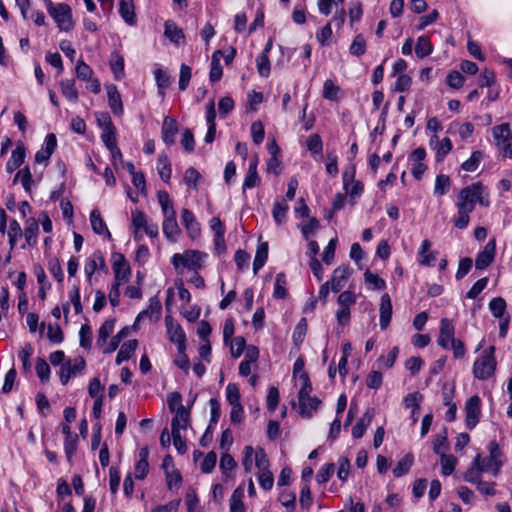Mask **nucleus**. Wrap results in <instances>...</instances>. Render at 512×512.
Here are the masks:
<instances>
[{
	"instance_id": "1",
	"label": "nucleus",
	"mask_w": 512,
	"mask_h": 512,
	"mask_svg": "<svg viewBox=\"0 0 512 512\" xmlns=\"http://www.w3.org/2000/svg\"><path fill=\"white\" fill-rule=\"evenodd\" d=\"M476 203L485 207L489 206V200L483 196V186L479 182L473 183L460 191L456 206H465L473 211Z\"/></svg>"
},
{
	"instance_id": "2",
	"label": "nucleus",
	"mask_w": 512,
	"mask_h": 512,
	"mask_svg": "<svg viewBox=\"0 0 512 512\" xmlns=\"http://www.w3.org/2000/svg\"><path fill=\"white\" fill-rule=\"evenodd\" d=\"M45 6L60 30L68 32L73 28L72 11L68 4L45 0Z\"/></svg>"
},
{
	"instance_id": "3",
	"label": "nucleus",
	"mask_w": 512,
	"mask_h": 512,
	"mask_svg": "<svg viewBox=\"0 0 512 512\" xmlns=\"http://www.w3.org/2000/svg\"><path fill=\"white\" fill-rule=\"evenodd\" d=\"M494 346H490L480 358H478L473 366L474 377L479 380L490 378L496 369V360L494 358Z\"/></svg>"
},
{
	"instance_id": "4",
	"label": "nucleus",
	"mask_w": 512,
	"mask_h": 512,
	"mask_svg": "<svg viewBox=\"0 0 512 512\" xmlns=\"http://www.w3.org/2000/svg\"><path fill=\"white\" fill-rule=\"evenodd\" d=\"M492 134L498 150L503 156L512 158V134L509 124L493 127Z\"/></svg>"
},
{
	"instance_id": "5",
	"label": "nucleus",
	"mask_w": 512,
	"mask_h": 512,
	"mask_svg": "<svg viewBox=\"0 0 512 512\" xmlns=\"http://www.w3.org/2000/svg\"><path fill=\"white\" fill-rule=\"evenodd\" d=\"M356 168L354 165L346 168L343 172V187L347 194L351 197L360 196L363 192L364 185L361 181H355Z\"/></svg>"
},
{
	"instance_id": "6",
	"label": "nucleus",
	"mask_w": 512,
	"mask_h": 512,
	"mask_svg": "<svg viewBox=\"0 0 512 512\" xmlns=\"http://www.w3.org/2000/svg\"><path fill=\"white\" fill-rule=\"evenodd\" d=\"M165 324L169 338L177 345L178 352L185 350L186 336L180 324L176 323L171 316L165 317Z\"/></svg>"
},
{
	"instance_id": "7",
	"label": "nucleus",
	"mask_w": 512,
	"mask_h": 512,
	"mask_svg": "<svg viewBox=\"0 0 512 512\" xmlns=\"http://www.w3.org/2000/svg\"><path fill=\"white\" fill-rule=\"evenodd\" d=\"M481 400L478 395L470 397L465 404L466 413V426L468 429H473L479 422L481 408Z\"/></svg>"
},
{
	"instance_id": "8",
	"label": "nucleus",
	"mask_w": 512,
	"mask_h": 512,
	"mask_svg": "<svg viewBox=\"0 0 512 512\" xmlns=\"http://www.w3.org/2000/svg\"><path fill=\"white\" fill-rule=\"evenodd\" d=\"M113 260V271L115 274L116 283L126 282L130 276L131 270L130 267L122 254L115 253L112 256Z\"/></svg>"
},
{
	"instance_id": "9",
	"label": "nucleus",
	"mask_w": 512,
	"mask_h": 512,
	"mask_svg": "<svg viewBox=\"0 0 512 512\" xmlns=\"http://www.w3.org/2000/svg\"><path fill=\"white\" fill-rule=\"evenodd\" d=\"M85 360L82 357L74 359L73 363L68 360L62 364L60 369V381L63 385H66L72 375L81 372L85 368Z\"/></svg>"
},
{
	"instance_id": "10",
	"label": "nucleus",
	"mask_w": 512,
	"mask_h": 512,
	"mask_svg": "<svg viewBox=\"0 0 512 512\" xmlns=\"http://www.w3.org/2000/svg\"><path fill=\"white\" fill-rule=\"evenodd\" d=\"M455 328L452 321L447 318H442L440 322V331L437 339V343L444 349H449V344L453 342Z\"/></svg>"
},
{
	"instance_id": "11",
	"label": "nucleus",
	"mask_w": 512,
	"mask_h": 512,
	"mask_svg": "<svg viewBox=\"0 0 512 512\" xmlns=\"http://www.w3.org/2000/svg\"><path fill=\"white\" fill-rule=\"evenodd\" d=\"M181 223L187 230L189 236L195 239L201 234V227L194 214L187 208L181 210Z\"/></svg>"
},
{
	"instance_id": "12",
	"label": "nucleus",
	"mask_w": 512,
	"mask_h": 512,
	"mask_svg": "<svg viewBox=\"0 0 512 512\" xmlns=\"http://www.w3.org/2000/svg\"><path fill=\"white\" fill-rule=\"evenodd\" d=\"M352 274V269L349 266H339L333 271L331 280V290L335 293L339 292L348 281Z\"/></svg>"
},
{
	"instance_id": "13",
	"label": "nucleus",
	"mask_w": 512,
	"mask_h": 512,
	"mask_svg": "<svg viewBox=\"0 0 512 512\" xmlns=\"http://www.w3.org/2000/svg\"><path fill=\"white\" fill-rule=\"evenodd\" d=\"M496 244L495 240H490L484 247V249L478 253L475 266L477 269L483 270L487 268L494 260Z\"/></svg>"
},
{
	"instance_id": "14",
	"label": "nucleus",
	"mask_w": 512,
	"mask_h": 512,
	"mask_svg": "<svg viewBox=\"0 0 512 512\" xmlns=\"http://www.w3.org/2000/svg\"><path fill=\"white\" fill-rule=\"evenodd\" d=\"M321 400L317 397H312L310 394L302 398H298L299 414L306 418H311L314 412L317 411L321 405Z\"/></svg>"
},
{
	"instance_id": "15",
	"label": "nucleus",
	"mask_w": 512,
	"mask_h": 512,
	"mask_svg": "<svg viewBox=\"0 0 512 512\" xmlns=\"http://www.w3.org/2000/svg\"><path fill=\"white\" fill-rule=\"evenodd\" d=\"M57 139L55 134L50 133L46 136L45 139V147L41 148L35 154V162L36 163H47L50 159L52 153L56 149Z\"/></svg>"
},
{
	"instance_id": "16",
	"label": "nucleus",
	"mask_w": 512,
	"mask_h": 512,
	"mask_svg": "<svg viewBox=\"0 0 512 512\" xmlns=\"http://www.w3.org/2000/svg\"><path fill=\"white\" fill-rule=\"evenodd\" d=\"M189 423L190 411L187 408L177 409L171 421V434L181 433V430H186Z\"/></svg>"
},
{
	"instance_id": "17",
	"label": "nucleus",
	"mask_w": 512,
	"mask_h": 512,
	"mask_svg": "<svg viewBox=\"0 0 512 512\" xmlns=\"http://www.w3.org/2000/svg\"><path fill=\"white\" fill-rule=\"evenodd\" d=\"M103 118H104L105 126L101 133V139H102L103 143L105 144V146L107 147V149L113 148L114 146L117 145L114 124L112 123L111 118L108 114H104Z\"/></svg>"
},
{
	"instance_id": "18",
	"label": "nucleus",
	"mask_w": 512,
	"mask_h": 512,
	"mask_svg": "<svg viewBox=\"0 0 512 512\" xmlns=\"http://www.w3.org/2000/svg\"><path fill=\"white\" fill-rule=\"evenodd\" d=\"M164 35L172 43L179 45L185 42V35L183 30L177 26L172 20H167L164 24Z\"/></svg>"
},
{
	"instance_id": "19",
	"label": "nucleus",
	"mask_w": 512,
	"mask_h": 512,
	"mask_svg": "<svg viewBox=\"0 0 512 512\" xmlns=\"http://www.w3.org/2000/svg\"><path fill=\"white\" fill-rule=\"evenodd\" d=\"M178 133V125L175 119L166 117L163 121L161 137L163 142L170 146L174 143V137Z\"/></svg>"
},
{
	"instance_id": "20",
	"label": "nucleus",
	"mask_w": 512,
	"mask_h": 512,
	"mask_svg": "<svg viewBox=\"0 0 512 512\" xmlns=\"http://www.w3.org/2000/svg\"><path fill=\"white\" fill-rule=\"evenodd\" d=\"M380 327L382 330L386 329L390 324L392 317V302L388 294H383L380 303Z\"/></svg>"
},
{
	"instance_id": "21",
	"label": "nucleus",
	"mask_w": 512,
	"mask_h": 512,
	"mask_svg": "<svg viewBox=\"0 0 512 512\" xmlns=\"http://www.w3.org/2000/svg\"><path fill=\"white\" fill-rule=\"evenodd\" d=\"M106 90L110 109L114 114L122 115L123 104L117 87L114 84H110L106 86Z\"/></svg>"
},
{
	"instance_id": "22",
	"label": "nucleus",
	"mask_w": 512,
	"mask_h": 512,
	"mask_svg": "<svg viewBox=\"0 0 512 512\" xmlns=\"http://www.w3.org/2000/svg\"><path fill=\"white\" fill-rule=\"evenodd\" d=\"M162 229L168 240L172 242L177 241V238L181 233V229L177 223L176 214L164 218Z\"/></svg>"
},
{
	"instance_id": "23",
	"label": "nucleus",
	"mask_w": 512,
	"mask_h": 512,
	"mask_svg": "<svg viewBox=\"0 0 512 512\" xmlns=\"http://www.w3.org/2000/svg\"><path fill=\"white\" fill-rule=\"evenodd\" d=\"M148 457H149V450L147 447H143L139 451V459L135 464V478L138 480H143L149 470V463H148Z\"/></svg>"
},
{
	"instance_id": "24",
	"label": "nucleus",
	"mask_w": 512,
	"mask_h": 512,
	"mask_svg": "<svg viewBox=\"0 0 512 512\" xmlns=\"http://www.w3.org/2000/svg\"><path fill=\"white\" fill-rule=\"evenodd\" d=\"M375 411L373 408H369L366 410L364 415L359 419L356 425L352 428V436L356 439H360L367 427L371 424L372 419L374 417Z\"/></svg>"
},
{
	"instance_id": "25",
	"label": "nucleus",
	"mask_w": 512,
	"mask_h": 512,
	"mask_svg": "<svg viewBox=\"0 0 512 512\" xmlns=\"http://www.w3.org/2000/svg\"><path fill=\"white\" fill-rule=\"evenodd\" d=\"M39 232V225L34 217H30L25 222L24 236L29 246H34L37 243V236Z\"/></svg>"
},
{
	"instance_id": "26",
	"label": "nucleus",
	"mask_w": 512,
	"mask_h": 512,
	"mask_svg": "<svg viewBox=\"0 0 512 512\" xmlns=\"http://www.w3.org/2000/svg\"><path fill=\"white\" fill-rule=\"evenodd\" d=\"M119 12L128 25H134L136 23L133 0H120Z\"/></svg>"
},
{
	"instance_id": "27",
	"label": "nucleus",
	"mask_w": 512,
	"mask_h": 512,
	"mask_svg": "<svg viewBox=\"0 0 512 512\" xmlns=\"http://www.w3.org/2000/svg\"><path fill=\"white\" fill-rule=\"evenodd\" d=\"M25 159V149L23 146H17L11 154L10 159L6 164V170L8 173L14 172L18 169L24 162Z\"/></svg>"
},
{
	"instance_id": "28",
	"label": "nucleus",
	"mask_w": 512,
	"mask_h": 512,
	"mask_svg": "<svg viewBox=\"0 0 512 512\" xmlns=\"http://www.w3.org/2000/svg\"><path fill=\"white\" fill-rule=\"evenodd\" d=\"M431 242L428 239H425L422 242L420 250L418 252L419 262L425 266H432L436 260V257L433 252L430 251Z\"/></svg>"
},
{
	"instance_id": "29",
	"label": "nucleus",
	"mask_w": 512,
	"mask_h": 512,
	"mask_svg": "<svg viewBox=\"0 0 512 512\" xmlns=\"http://www.w3.org/2000/svg\"><path fill=\"white\" fill-rule=\"evenodd\" d=\"M137 346H138V341L135 339L124 342L117 354L116 364L120 365L123 361L129 360L131 355L136 350Z\"/></svg>"
},
{
	"instance_id": "30",
	"label": "nucleus",
	"mask_w": 512,
	"mask_h": 512,
	"mask_svg": "<svg viewBox=\"0 0 512 512\" xmlns=\"http://www.w3.org/2000/svg\"><path fill=\"white\" fill-rule=\"evenodd\" d=\"M90 222L93 231L99 235L104 232L107 233L108 237H111V233L106 227L104 220L101 217L100 211L98 209H94L90 213Z\"/></svg>"
},
{
	"instance_id": "31",
	"label": "nucleus",
	"mask_w": 512,
	"mask_h": 512,
	"mask_svg": "<svg viewBox=\"0 0 512 512\" xmlns=\"http://www.w3.org/2000/svg\"><path fill=\"white\" fill-rule=\"evenodd\" d=\"M222 56V52L220 50H216L212 55L211 60V69L209 73V79L211 82H217L221 79L223 70L220 65V57Z\"/></svg>"
},
{
	"instance_id": "32",
	"label": "nucleus",
	"mask_w": 512,
	"mask_h": 512,
	"mask_svg": "<svg viewBox=\"0 0 512 512\" xmlns=\"http://www.w3.org/2000/svg\"><path fill=\"white\" fill-rule=\"evenodd\" d=\"M98 262H101V269L106 268L105 259L102 256L101 252H95L92 255V257L89 258L85 263L84 270L89 279L92 277L93 273L98 268Z\"/></svg>"
},
{
	"instance_id": "33",
	"label": "nucleus",
	"mask_w": 512,
	"mask_h": 512,
	"mask_svg": "<svg viewBox=\"0 0 512 512\" xmlns=\"http://www.w3.org/2000/svg\"><path fill=\"white\" fill-rule=\"evenodd\" d=\"M60 88L62 95L71 102L78 101V92L75 87V80L66 79L60 82Z\"/></svg>"
},
{
	"instance_id": "34",
	"label": "nucleus",
	"mask_w": 512,
	"mask_h": 512,
	"mask_svg": "<svg viewBox=\"0 0 512 512\" xmlns=\"http://www.w3.org/2000/svg\"><path fill=\"white\" fill-rule=\"evenodd\" d=\"M268 258V243L263 242L259 244L256 255L253 262V271L256 274L258 270H260L264 264L266 263Z\"/></svg>"
},
{
	"instance_id": "35",
	"label": "nucleus",
	"mask_w": 512,
	"mask_h": 512,
	"mask_svg": "<svg viewBox=\"0 0 512 512\" xmlns=\"http://www.w3.org/2000/svg\"><path fill=\"white\" fill-rule=\"evenodd\" d=\"M457 215H455L452 219L453 224L458 229H465L470 221L469 214L472 210L467 209L465 206H457Z\"/></svg>"
},
{
	"instance_id": "36",
	"label": "nucleus",
	"mask_w": 512,
	"mask_h": 512,
	"mask_svg": "<svg viewBox=\"0 0 512 512\" xmlns=\"http://www.w3.org/2000/svg\"><path fill=\"white\" fill-rule=\"evenodd\" d=\"M506 301L502 297L493 298L489 302V309L495 318L503 319L506 317Z\"/></svg>"
},
{
	"instance_id": "37",
	"label": "nucleus",
	"mask_w": 512,
	"mask_h": 512,
	"mask_svg": "<svg viewBox=\"0 0 512 512\" xmlns=\"http://www.w3.org/2000/svg\"><path fill=\"white\" fill-rule=\"evenodd\" d=\"M203 255L196 250H188L184 253V267L196 269L201 266Z\"/></svg>"
},
{
	"instance_id": "38",
	"label": "nucleus",
	"mask_w": 512,
	"mask_h": 512,
	"mask_svg": "<svg viewBox=\"0 0 512 512\" xmlns=\"http://www.w3.org/2000/svg\"><path fill=\"white\" fill-rule=\"evenodd\" d=\"M414 457L412 454H406L402 459H400L395 468L393 469V474L395 477H401L404 474L408 473L411 466L413 465Z\"/></svg>"
},
{
	"instance_id": "39",
	"label": "nucleus",
	"mask_w": 512,
	"mask_h": 512,
	"mask_svg": "<svg viewBox=\"0 0 512 512\" xmlns=\"http://www.w3.org/2000/svg\"><path fill=\"white\" fill-rule=\"evenodd\" d=\"M114 326H115L114 319H108L101 325V327L99 328L98 337H97V345L98 346H103L106 343L107 339L109 338V336L111 335V333L114 330Z\"/></svg>"
},
{
	"instance_id": "40",
	"label": "nucleus",
	"mask_w": 512,
	"mask_h": 512,
	"mask_svg": "<svg viewBox=\"0 0 512 512\" xmlns=\"http://www.w3.org/2000/svg\"><path fill=\"white\" fill-rule=\"evenodd\" d=\"M488 450L490 453V455L488 457V462L494 463V465H495L494 475H497L499 468L502 465V462L499 460V458L501 456V449L495 441H492L488 445Z\"/></svg>"
},
{
	"instance_id": "41",
	"label": "nucleus",
	"mask_w": 512,
	"mask_h": 512,
	"mask_svg": "<svg viewBox=\"0 0 512 512\" xmlns=\"http://www.w3.org/2000/svg\"><path fill=\"white\" fill-rule=\"evenodd\" d=\"M158 164L161 166L158 169L161 179L168 182L171 178L172 170L171 165L166 154H160L158 156Z\"/></svg>"
},
{
	"instance_id": "42",
	"label": "nucleus",
	"mask_w": 512,
	"mask_h": 512,
	"mask_svg": "<svg viewBox=\"0 0 512 512\" xmlns=\"http://www.w3.org/2000/svg\"><path fill=\"white\" fill-rule=\"evenodd\" d=\"M432 50H433L432 45H431L430 41L428 40V38H426L425 36H420L417 39L415 52L419 58L427 57L428 55H430L432 53Z\"/></svg>"
},
{
	"instance_id": "43",
	"label": "nucleus",
	"mask_w": 512,
	"mask_h": 512,
	"mask_svg": "<svg viewBox=\"0 0 512 512\" xmlns=\"http://www.w3.org/2000/svg\"><path fill=\"white\" fill-rule=\"evenodd\" d=\"M128 333H129L128 327L122 328L115 336H113L111 338L107 347L104 348L103 353L110 354V353L114 352L118 348L121 340L123 338H125L128 335Z\"/></svg>"
},
{
	"instance_id": "44",
	"label": "nucleus",
	"mask_w": 512,
	"mask_h": 512,
	"mask_svg": "<svg viewBox=\"0 0 512 512\" xmlns=\"http://www.w3.org/2000/svg\"><path fill=\"white\" fill-rule=\"evenodd\" d=\"M349 51L352 55L360 57L366 51V40L362 34L355 36L353 42L350 45Z\"/></svg>"
},
{
	"instance_id": "45",
	"label": "nucleus",
	"mask_w": 512,
	"mask_h": 512,
	"mask_svg": "<svg viewBox=\"0 0 512 512\" xmlns=\"http://www.w3.org/2000/svg\"><path fill=\"white\" fill-rule=\"evenodd\" d=\"M289 206L284 201H276L273 205V218L277 224H282L285 221L286 213Z\"/></svg>"
},
{
	"instance_id": "46",
	"label": "nucleus",
	"mask_w": 512,
	"mask_h": 512,
	"mask_svg": "<svg viewBox=\"0 0 512 512\" xmlns=\"http://www.w3.org/2000/svg\"><path fill=\"white\" fill-rule=\"evenodd\" d=\"M286 276L284 273H278L276 275V281L274 286L273 296L277 299H284L287 296Z\"/></svg>"
},
{
	"instance_id": "47",
	"label": "nucleus",
	"mask_w": 512,
	"mask_h": 512,
	"mask_svg": "<svg viewBox=\"0 0 512 512\" xmlns=\"http://www.w3.org/2000/svg\"><path fill=\"white\" fill-rule=\"evenodd\" d=\"M340 88L334 84L331 79H327L323 85V97L330 101L338 99Z\"/></svg>"
},
{
	"instance_id": "48",
	"label": "nucleus",
	"mask_w": 512,
	"mask_h": 512,
	"mask_svg": "<svg viewBox=\"0 0 512 512\" xmlns=\"http://www.w3.org/2000/svg\"><path fill=\"white\" fill-rule=\"evenodd\" d=\"M154 74L159 93L164 96L165 90L170 86V77L162 69H157Z\"/></svg>"
},
{
	"instance_id": "49",
	"label": "nucleus",
	"mask_w": 512,
	"mask_h": 512,
	"mask_svg": "<svg viewBox=\"0 0 512 512\" xmlns=\"http://www.w3.org/2000/svg\"><path fill=\"white\" fill-rule=\"evenodd\" d=\"M22 229L20 224L17 220L13 219L10 221L9 225V231H8V238H9V244L10 248L13 249L16 245V241L19 237L22 236Z\"/></svg>"
},
{
	"instance_id": "50",
	"label": "nucleus",
	"mask_w": 512,
	"mask_h": 512,
	"mask_svg": "<svg viewBox=\"0 0 512 512\" xmlns=\"http://www.w3.org/2000/svg\"><path fill=\"white\" fill-rule=\"evenodd\" d=\"M423 396L419 392L409 393L403 399L406 408L412 407V413L420 410V402Z\"/></svg>"
},
{
	"instance_id": "51",
	"label": "nucleus",
	"mask_w": 512,
	"mask_h": 512,
	"mask_svg": "<svg viewBox=\"0 0 512 512\" xmlns=\"http://www.w3.org/2000/svg\"><path fill=\"white\" fill-rule=\"evenodd\" d=\"M452 147V142L449 138L442 139V141L436 145V161H443L447 154L452 150Z\"/></svg>"
},
{
	"instance_id": "52",
	"label": "nucleus",
	"mask_w": 512,
	"mask_h": 512,
	"mask_svg": "<svg viewBox=\"0 0 512 512\" xmlns=\"http://www.w3.org/2000/svg\"><path fill=\"white\" fill-rule=\"evenodd\" d=\"M111 70L115 75L116 79H121L124 75V59L119 54H113V58L110 61Z\"/></svg>"
},
{
	"instance_id": "53",
	"label": "nucleus",
	"mask_w": 512,
	"mask_h": 512,
	"mask_svg": "<svg viewBox=\"0 0 512 512\" xmlns=\"http://www.w3.org/2000/svg\"><path fill=\"white\" fill-rule=\"evenodd\" d=\"M456 463V457H454L453 455H446L445 453H442L441 466L443 475L448 476L452 474L455 469Z\"/></svg>"
},
{
	"instance_id": "54",
	"label": "nucleus",
	"mask_w": 512,
	"mask_h": 512,
	"mask_svg": "<svg viewBox=\"0 0 512 512\" xmlns=\"http://www.w3.org/2000/svg\"><path fill=\"white\" fill-rule=\"evenodd\" d=\"M21 178V183L26 192H30L32 184V175L29 167H25L18 171L13 182L16 183L18 178Z\"/></svg>"
},
{
	"instance_id": "55",
	"label": "nucleus",
	"mask_w": 512,
	"mask_h": 512,
	"mask_svg": "<svg viewBox=\"0 0 512 512\" xmlns=\"http://www.w3.org/2000/svg\"><path fill=\"white\" fill-rule=\"evenodd\" d=\"M482 158H483V154L481 151H474L472 153L471 157L468 160H466L465 162H463L462 168L465 171L473 172L478 168Z\"/></svg>"
},
{
	"instance_id": "56",
	"label": "nucleus",
	"mask_w": 512,
	"mask_h": 512,
	"mask_svg": "<svg viewBox=\"0 0 512 512\" xmlns=\"http://www.w3.org/2000/svg\"><path fill=\"white\" fill-rule=\"evenodd\" d=\"M80 346L84 349H90L92 345V330L87 324L82 325L79 331Z\"/></svg>"
},
{
	"instance_id": "57",
	"label": "nucleus",
	"mask_w": 512,
	"mask_h": 512,
	"mask_svg": "<svg viewBox=\"0 0 512 512\" xmlns=\"http://www.w3.org/2000/svg\"><path fill=\"white\" fill-rule=\"evenodd\" d=\"M78 443V436H69L65 438L64 441V451L67 457L68 462H72V458L76 452Z\"/></svg>"
},
{
	"instance_id": "58",
	"label": "nucleus",
	"mask_w": 512,
	"mask_h": 512,
	"mask_svg": "<svg viewBox=\"0 0 512 512\" xmlns=\"http://www.w3.org/2000/svg\"><path fill=\"white\" fill-rule=\"evenodd\" d=\"M335 470V466L333 463L325 464L323 467L319 469L316 474V480L319 484H323L329 481L331 476L333 475Z\"/></svg>"
},
{
	"instance_id": "59",
	"label": "nucleus",
	"mask_w": 512,
	"mask_h": 512,
	"mask_svg": "<svg viewBox=\"0 0 512 512\" xmlns=\"http://www.w3.org/2000/svg\"><path fill=\"white\" fill-rule=\"evenodd\" d=\"M76 76L81 80H91L93 70L83 60H79L75 68Z\"/></svg>"
},
{
	"instance_id": "60",
	"label": "nucleus",
	"mask_w": 512,
	"mask_h": 512,
	"mask_svg": "<svg viewBox=\"0 0 512 512\" xmlns=\"http://www.w3.org/2000/svg\"><path fill=\"white\" fill-rule=\"evenodd\" d=\"M36 373L43 383H45L49 380L50 367L45 359H43V358L37 359Z\"/></svg>"
},
{
	"instance_id": "61",
	"label": "nucleus",
	"mask_w": 512,
	"mask_h": 512,
	"mask_svg": "<svg viewBox=\"0 0 512 512\" xmlns=\"http://www.w3.org/2000/svg\"><path fill=\"white\" fill-rule=\"evenodd\" d=\"M254 460L259 471L269 470L270 462L263 448L256 450Z\"/></svg>"
},
{
	"instance_id": "62",
	"label": "nucleus",
	"mask_w": 512,
	"mask_h": 512,
	"mask_svg": "<svg viewBox=\"0 0 512 512\" xmlns=\"http://www.w3.org/2000/svg\"><path fill=\"white\" fill-rule=\"evenodd\" d=\"M227 401L231 406L241 405L240 392L236 384L229 383L226 387Z\"/></svg>"
},
{
	"instance_id": "63",
	"label": "nucleus",
	"mask_w": 512,
	"mask_h": 512,
	"mask_svg": "<svg viewBox=\"0 0 512 512\" xmlns=\"http://www.w3.org/2000/svg\"><path fill=\"white\" fill-rule=\"evenodd\" d=\"M200 177V173L194 167H189L184 173L183 180L186 185L196 189Z\"/></svg>"
},
{
	"instance_id": "64",
	"label": "nucleus",
	"mask_w": 512,
	"mask_h": 512,
	"mask_svg": "<svg viewBox=\"0 0 512 512\" xmlns=\"http://www.w3.org/2000/svg\"><path fill=\"white\" fill-rule=\"evenodd\" d=\"M242 492L240 489H236L230 499V511L231 512H245L244 504L241 500Z\"/></svg>"
}]
</instances>
